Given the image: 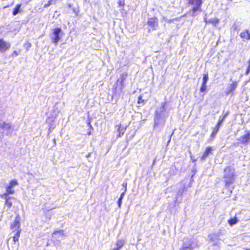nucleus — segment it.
<instances>
[{
  "label": "nucleus",
  "instance_id": "nucleus-1",
  "mask_svg": "<svg viewBox=\"0 0 250 250\" xmlns=\"http://www.w3.org/2000/svg\"><path fill=\"white\" fill-rule=\"evenodd\" d=\"M235 170L231 167H228L224 170V181L227 187L230 186L234 182Z\"/></svg>",
  "mask_w": 250,
  "mask_h": 250
},
{
  "label": "nucleus",
  "instance_id": "nucleus-2",
  "mask_svg": "<svg viewBox=\"0 0 250 250\" xmlns=\"http://www.w3.org/2000/svg\"><path fill=\"white\" fill-rule=\"evenodd\" d=\"M18 182L16 180H11L8 185L6 187V192L1 195V197H3L4 196L8 195V194H14L15 190L13 189V188L18 185Z\"/></svg>",
  "mask_w": 250,
  "mask_h": 250
},
{
  "label": "nucleus",
  "instance_id": "nucleus-3",
  "mask_svg": "<svg viewBox=\"0 0 250 250\" xmlns=\"http://www.w3.org/2000/svg\"><path fill=\"white\" fill-rule=\"evenodd\" d=\"M198 245L197 242L193 238L186 239L183 243V247L187 248L189 250H193L197 247Z\"/></svg>",
  "mask_w": 250,
  "mask_h": 250
},
{
  "label": "nucleus",
  "instance_id": "nucleus-4",
  "mask_svg": "<svg viewBox=\"0 0 250 250\" xmlns=\"http://www.w3.org/2000/svg\"><path fill=\"white\" fill-rule=\"evenodd\" d=\"M202 2V0H189V3L194 5L192 8V14L193 16H195V14L197 11H201V6Z\"/></svg>",
  "mask_w": 250,
  "mask_h": 250
},
{
  "label": "nucleus",
  "instance_id": "nucleus-5",
  "mask_svg": "<svg viewBox=\"0 0 250 250\" xmlns=\"http://www.w3.org/2000/svg\"><path fill=\"white\" fill-rule=\"evenodd\" d=\"M61 29L56 28L53 30L52 37L51 38L52 42L56 44L60 39L59 35L61 32Z\"/></svg>",
  "mask_w": 250,
  "mask_h": 250
},
{
  "label": "nucleus",
  "instance_id": "nucleus-6",
  "mask_svg": "<svg viewBox=\"0 0 250 250\" xmlns=\"http://www.w3.org/2000/svg\"><path fill=\"white\" fill-rule=\"evenodd\" d=\"M20 222L19 216L17 215L13 223L11 224L10 229L13 231L21 229L20 228Z\"/></svg>",
  "mask_w": 250,
  "mask_h": 250
},
{
  "label": "nucleus",
  "instance_id": "nucleus-7",
  "mask_svg": "<svg viewBox=\"0 0 250 250\" xmlns=\"http://www.w3.org/2000/svg\"><path fill=\"white\" fill-rule=\"evenodd\" d=\"M10 47V44L5 41L2 38H0V51L4 52Z\"/></svg>",
  "mask_w": 250,
  "mask_h": 250
},
{
  "label": "nucleus",
  "instance_id": "nucleus-8",
  "mask_svg": "<svg viewBox=\"0 0 250 250\" xmlns=\"http://www.w3.org/2000/svg\"><path fill=\"white\" fill-rule=\"evenodd\" d=\"M238 85V82L237 81H233L232 83L228 86V87L226 91L227 95H229L230 93L233 92L236 89Z\"/></svg>",
  "mask_w": 250,
  "mask_h": 250
},
{
  "label": "nucleus",
  "instance_id": "nucleus-9",
  "mask_svg": "<svg viewBox=\"0 0 250 250\" xmlns=\"http://www.w3.org/2000/svg\"><path fill=\"white\" fill-rule=\"evenodd\" d=\"M147 24L149 26L153 28L154 29H155L156 27L158 25V20L156 18H150L147 21Z\"/></svg>",
  "mask_w": 250,
  "mask_h": 250
},
{
  "label": "nucleus",
  "instance_id": "nucleus-10",
  "mask_svg": "<svg viewBox=\"0 0 250 250\" xmlns=\"http://www.w3.org/2000/svg\"><path fill=\"white\" fill-rule=\"evenodd\" d=\"M11 125L8 123L3 122L0 124V131L9 130L11 128Z\"/></svg>",
  "mask_w": 250,
  "mask_h": 250
},
{
  "label": "nucleus",
  "instance_id": "nucleus-11",
  "mask_svg": "<svg viewBox=\"0 0 250 250\" xmlns=\"http://www.w3.org/2000/svg\"><path fill=\"white\" fill-rule=\"evenodd\" d=\"M240 37L243 39L249 40H250V32L248 30H245L241 33Z\"/></svg>",
  "mask_w": 250,
  "mask_h": 250
},
{
  "label": "nucleus",
  "instance_id": "nucleus-12",
  "mask_svg": "<svg viewBox=\"0 0 250 250\" xmlns=\"http://www.w3.org/2000/svg\"><path fill=\"white\" fill-rule=\"evenodd\" d=\"M250 140V135L249 134H246L242 137H241L239 139V141L241 143H247L249 142Z\"/></svg>",
  "mask_w": 250,
  "mask_h": 250
},
{
  "label": "nucleus",
  "instance_id": "nucleus-13",
  "mask_svg": "<svg viewBox=\"0 0 250 250\" xmlns=\"http://www.w3.org/2000/svg\"><path fill=\"white\" fill-rule=\"evenodd\" d=\"M68 6L70 8V11H72L73 13L75 15V16H77L79 12V9L77 6H72L70 4H68Z\"/></svg>",
  "mask_w": 250,
  "mask_h": 250
},
{
  "label": "nucleus",
  "instance_id": "nucleus-14",
  "mask_svg": "<svg viewBox=\"0 0 250 250\" xmlns=\"http://www.w3.org/2000/svg\"><path fill=\"white\" fill-rule=\"evenodd\" d=\"M125 242L123 240H119L117 241L116 244V247L114 248L113 250H120V249L124 246Z\"/></svg>",
  "mask_w": 250,
  "mask_h": 250
},
{
  "label": "nucleus",
  "instance_id": "nucleus-15",
  "mask_svg": "<svg viewBox=\"0 0 250 250\" xmlns=\"http://www.w3.org/2000/svg\"><path fill=\"white\" fill-rule=\"evenodd\" d=\"M21 4H18L16 5L12 12L13 15L16 16L18 13L21 12Z\"/></svg>",
  "mask_w": 250,
  "mask_h": 250
},
{
  "label": "nucleus",
  "instance_id": "nucleus-16",
  "mask_svg": "<svg viewBox=\"0 0 250 250\" xmlns=\"http://www.w3.org/2000/svg\"><path fill=\"white\" fill-rule=\"evenodd\" d=\"M21 232V229L17 230V231H16V233L15 234V235L13 236V242H14L15 243L18 242Z\"/></svg>",
  "mask_w": 250,
  "mask_h": 250
},
{
  "label": "nucleus",
  "instance_id": "nucleus-17",
  "mask_svg": "<svg viewBox=\"0 0 250 250\" xmlns=\"http://www.w3.org/2000/svg\"><path fill=\"white\" fill-rule=\"evenodd\" d=\"M211 147H207L201 158L202 160H204L211 153Z\"/></svg>",
  "mask_w": 250,
  "mask_h": 250
},
{
  "label": "nucleus",
  "instance_id": "nucleus-18",
  "mask_svg": "<svg viewBox=\"0 0 250 250\" xmlns=\"http://www.w3.org/2000/svg\"><path fill=\"white\" fill-rule=\"evenodd\" d=\"M5 197V204L8 208H10L12 206V203L10 201L11 197L7 196H4Z\"/></svg>",
  "mask_w": 250,
  "mask_h": 250
},
{
  "label": "nucleus",
  "instance_id": "nucleus-19",
  "mask_svg": "<svg viewBox=\"0 0 250 250\" xmlns=\"http://www.w3.org/2000/svg\"><path fill=\"white\" fill-rule=\"evenodd\" d=\"M126 74H122L121 75L119 79L118 80V82H120L121 84L123 86L124 85V82L126 79Z\"/></svg>",
  "mask_w": 250,
  "mask_h": 250
},
{
  "label": "nucleus",
  "instance_id": "nucleus-20",
  "mask_svg": "<svg viewBox=\"0 0 250 250\" xmlns=\"http://www.w3.org/2000/svg\"><path fill=\"white\" fill-rule=\"evenodd\" d=\"M126 127H124L121 125H120L118 128V132L119 133V136H121V135H123L125 131V130Z\"/></svg>",
  "mask_w": 250,
  "mask_h": 250
},
{
  "label": "nucleus",
  "instance_id": "nucleus-21",
  "mask_svg": "<svg viewBox=\"0 0 250 250\" xmlns=\"http://www.w3.org/2000/svg\"><path fill=\"white\" fill-rule=\"evenodd\" d=\"M237 222L238 220L236 217L231 218L228 221V223L230 226H232L234 224H236L237 223Z\"/></svg>",
  "mask_w": 250,
  "mask_h": 250
},
{
  "label": "nucleus",
  "instance_id": "nucleus-22",
  "mask_svg": "<svg viewBox=\"0 0 250 250\" xmlns=\"http://www.w3.org/2000/svg\"><path fill=\"white\" fill-rule=\"evenodd\" d=\"M160 115H158V112L156 111V116L154 121V126L156 127L159 124V119L160 118Z\"/></svg>",
  "mask_w": 250,
  "mask_h": 250
},
{
  "label": "nucleus",
  "instance_id": "nucleus-23",
  "mask_svg": "<svg viewBox=\"0 0 250 250\" xmlns=\"http://www.w3.org/2000/svg\"><path fill=\"white\" fill-rule=\"evenodd\" d=\"M125 192H123L121 194V196L118 200V207L119 208H120L121 207V204H122V199L123 198H124V196H125Z\"/></svg>",
  "mask_w": 250,
  "mask_h": 250
},
{
  "label": "nucleus",
  "instance_id": "nucleus-24",
  "mask_svg": "<svg viewBox=\"0 0 250 250\" xmlns=\"http://www.w3.org/2000/svg\"><path fill=\"white\" fill-rule=\"evenodd\" d=\"M219 128H218V127H216V126L214 128L213 131L211 135V136L212 138H213L215 136L216 134H217V132L219 130Z\"/></svg>",
  "mask_w": 250,
  "mask_h": 250
},
{
  "label": "nucleus",
  "instance_id": "nucleus-25",
  "mask_svg": "<svg viewBox=\"0 0 250 250\" xmlns=\"http://www.w3.org/2000/svg\"><path fill=\"white\" fill-rule=\"evenodd\" d=\"M226 115H225L223 117H222V118H220L219 119V121L218 122L217 125L216 126V127H218V128H219L220 126L222 124V123L224 121L225 118H226Z\"/></svg>",
  "mask_w": 250,
  "mask_h": 250
},
{
  "label": "nucleus",
  "instance_id": "nucleus-26",
  "mask_svg": "<svg viewBox=\"0 0 250 250\" xmlns=\"http://www.w3.org/2000/svg\"><path fill=\"white\" fill-rule=\"evenodd\" d=\"M208 75L207 74H204L203 78V83H204L206 84L208 81Z\"/></svg>",
  "mask_w": 250,
  "mask_h": 250
},
{
  "label": "nucleus",
  "instance_id": "nucleus-27",
  "mask_svg": "<svg viewBox=\"0 0 250 250\" xmlns=\"http://www.w3.org/2000/svg\"><path fill=\"white\" fill-rule=\"evenodd\" d=\"M24 47L26 50H29L31 47V43L30 42H27L24 44Z\"/></svg>",
  "mask_w": 250,
  "mask_h": 250
},
{
  "label": "nucleus",
  "instance_id": "nucleus-28",
  "mask_svg": "<svg viewBox=\"0 0 250 250\" xmlns=\"http://www.w3.org/2000/svg\"><path fill=\"white\" fill-rule=\"evenodd\" d=\"M208 22H210V23H212L214 24H216L219 22V20L217 19L214 18V19L210 20Z\"/></svg>",
  "mask_w": 250,
  "mask_h": 250
},
{
  "label": "nucleus",
  "instance_id": "nucleus-29",
  "mask_svg": "<svg viewBox=\"0 0 250 250\" xmlns=\"http://www.w3.org/2000/svg\"><path fill=\"white\" fill-rule=\"evenodd\" d=\"M138 104H145V101L144 100H143L142 99V96H139L138 97V102H137Z\"/></svg>",
  "mask_w": 250,
  "mask_h": 250
},
{
  "label": "nucleus",
  "instance_id": "nucleus-30",
  "mask_svg": "<svg viewBox=\"0 0 250 250\" xmlns=\"http://www.w3.org/2000/svg\"><path fill=\"white\" fill-rule=\"evenodd\" d=\"M206 88H207L206 84H205L204 83H202V86H201V87L200 88V91L201 92H204L205 91H206Z\"/></svg>",
  "mask_w": 250,
  "mask_h": 250
},
{
  "label": "nucleus",
  "instance_id": "nucleus-31",
  "mask_svg": "<svg viewBox=\"0 0 250 250\" xmlns=\"http://www.w3.org/2000/svg\"><path fill=\"white\" fill-rule=\"evenodd\" d=\"M118 4L119 6H124L125 5V0H119L118 2Z\"/></svg>",
  "mask_w": 250,
  "mask_h": 250
},
{
  "label": "nucleus",
  "instance_id": "nucleus-32",
  "mask_svg": "<svg viewBox=\"0 0 250 250\" xmlns=\"http://www.w3.org/2000/svg\"><path fill=\"white\" fill-rule=\"evenodd\" d=\"M53 1V0H49L46 4H45L44 7H47L50 5Z\"/></svg>",
  "mask_w": 250,
  "mask_h": 250
},
{
  "label": "nucleus",
  "instance_id": "nucleus-33",
  "mask_svg": "<svg viewBox=\"0 0 250 250\" xmlns=\"http://www.w3.org/2000/svg\"><path fill=\"white\" fill-rule=\"evenodd\" d=\"M18 55V52L16 50L12 52V53L11 54V56L13 57L17 56Z\"/></svg>",
  "mask_w": 250,
  "mask_h": 250
},
{
  "label": "nucleus",
  "instance_id": "nucleus-34",
  "mask_svg": "<svg viewBox=\"0 0 250 250\" xmlns=\"http://www.w3.org/2000/svg\"><path fill=\"white\" fill-rule=\"evenodd\" d=\"M165 104L164 103L162 104L161 108H162V111L165 110Z\"/></svg>",
  "mask_w": 250,
  "mask_h": 250
},
{
  "label": "nucleus",
  "instance_id": "nucleus-35",
  "mask_svg": "<svg viewBox=\"0 0 250 250\" xmlns=\"http://www.w3.org/2000/svg\"><path fill=\"white\" fill-rule=\"evenodd\" d=\"M180 250H189L188 248H184V247H182L181 249H180Z\"/></svg>",
  "mask_w": 250,
  "mask_h": 250
},
{
  "label": "nucleus",
  "instance_id": "nucleus-36",
  "mask_svg": "<svg viewBox=\"0 0 250 250\" xmlns=\"http://www.w3.org/2000/svg\"><path fill=\"white\" fill-rule=\"evenodd\" d=\"M191 159L192 160V161H193V162H195V160H194V159H193V158H192V157H191Z\"/></svg>",
  "mask_w": 250,
  "mask_h": 250
},
{
  "label": "nucleus",
  "instance_id": "nucleus-37",
  "mask_svg": "<svg viewBox=\"0 0 250 250\" xmlns=\"http://www.w3.org/2000/svg\"><path fill=\"white\" fill-rule=\"evenodd\" d=\"M8 6H4V8L7 7Z\"/></svg>",
  "mask_w": 250,
  "mask_h": 250
},
{
  "label": "nucleus",
  "instance_id": "nucleus-38",
  "mask_svg": "<svg viewBox=\"0 0 250 250\" xmlns=\"http://www.w3.org/2000/svg\"><path fill=\"white\" fill-rule=\"evenodd\" d=\"M250 250V249H248V250Z\"/></svg>",
  "mask_w": 250,
  "mask_h": 250
}]
</instances>
